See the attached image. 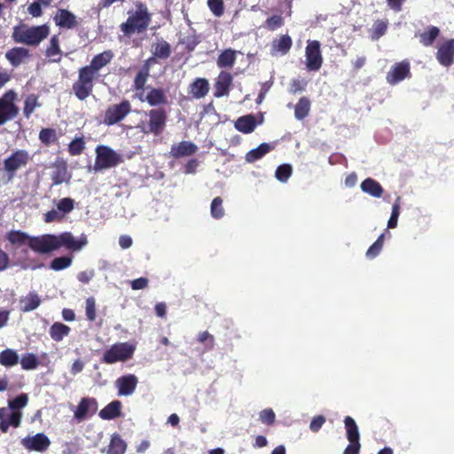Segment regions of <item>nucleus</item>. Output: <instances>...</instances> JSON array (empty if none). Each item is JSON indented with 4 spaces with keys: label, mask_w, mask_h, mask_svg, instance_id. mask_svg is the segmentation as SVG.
Masks as SVG:
<instances>
[{
    "label": "nucleus",
    "mask_w": 454,
    "mask_h": 454,
    "mask_svg": "<svg viewBox=\"0 0 454 454\" xmlns=\"http://www.w3.org/2000/svg\"><path fill=\"white\" fill-rule=\"evenodd\" d=\"M50 35L48 25L28 26L20 23L13 27L12 37L17 43L37 46Z\"/></svg>",
    "instance_id": "obj_1"
},
{
    "label": "nucleus",
    "mask_w": 454,
    "mask_h": 454,
    "mask_svg": "<svg viewBox=\"0 0 454 454\" xmlns=\"http://www.w3.org/2000/svg\"><path fill=\"white\" fill-rule=\"evenodd\" d=\"M136 350V345L129 342H117L106 349L101 361L107 364L118 362H126L132 358Z\"/></svg>",
    "instance_id": "obj_2"
},
{
    "label": "nucleus",
    "mask_w": 454,
    "mask_h": 454,
    "mask_svg": "<svg viewBox=\"0 0 454 454\" xmlns=\"http://www.w3.org/2000/svg\"><path fill=\"white\" fill-rule=\"evenodd\" d=\"M150 17L147 9L143 4H138L134 13L129 14L127 21L121 26V31L126 35L141 32L149 24Z\"/></svg>",
    "instance_id": "obj_3"
},
{
    "label": "nucleus",
    "mask_w": 454,
    "mask_h": 454,
    "mask_svg": "<svg viewBox=\"0 0 454 454\" xmlns=\"http://www.w3.org/2000/svg\"><path fill=\"white\" fill-rule=\"evenodd\" d=\"M122 161L123 159L121 155L114 152L109 146L98 145L96 148L95 171L114 168Z\"/></svg>",
    "instance_id": "obj_4"
},
{
    "label": "nucleus",
    "mask_w": 454,
    "mask_h": 454,
    "mask_svg": "<svg viewBox=\"0 0 454 454\" xmlns=\"http://www.w3.org/2000/svg\"><path fill=\"white\" fill-rule=\"evenodd\" d=\"M145 115L149 118L147 121H141L137 128L144 134L153 133L159 135L164 129L166 114L162 110L153 109L145 112Z\"/></svg>",
    "instance_id": "obj_5"
},
{
    "label": "nucleus",
    "mask_w": 454,
    "mask_h": 454,
    "mask_svg": "<svg viewBox=\"0 0 454 454\" xmlns=\"http://www.w3.org/2000/svg\"><path fill=\"white\" fill-rule=\"evenodd\" d=\"M18 95L12 90H7L0 98V126L18 115L19 107L15 104Z\"/></svg>",
    "instance_id": "obj_6"
},
{
    "label": "nucleus",
    "mask_w": 454,
    "mask_h": 454,
    "mask_svg": "<svg viewBox=\"0 0 454 454\" xmlns=\"http://www.w3.org/2000/svg\"><path fill=\"white\" fill-rule=\"evenodd\" d=\"M306 67L309 71H317L322 67L323 57L320 51V43L318 41L307 42L305 49Z\"/></svg>",
    "instance_id": "obj_7"
},
{
    "label": "nucleus",
    "mask_w": 454,
    "mask_h": 454,
    "mask_svg": "<svg viewBox=\"0 0 454 454\" xmlns=\"http://www.w3.org/2000/svg\"><path fill=\"white\" fill-rule=\"evenodd\" d=\"M30 248L38 254H49L58 249V241L56 235L44 234L32 237L30 240Z\"/></svg>",
    "instance_id": "obj_8"
},
{
    "label": "nucleus",
    "mask_w": 454,
    "mask_h": 454,
    "mask_svg": "<svg viewBox=\"0 0 454 454\" xmlns=\"http://www.w3.org/2000/svg\"><path fill=\"white\" fill-rule=\"evenodd\" d=\"M131 106L127 100L110 106L105 114L104 123L106 125H114L123 120L130 112Z\"/></svg>",
    "instance_id": "obj_9"
},
{
    "label": "nucleus",
    "mask_w": 454,
    "mask_h": 454,
    "mask_svg": "<svg viewBox=\"0 0 454 454\" xmlns=\"http://www.w3.org/2000/svg\"><path fill=\"white\" fill-rule=\"evenodd\" d=\"M56 238L58 241V249L64 247L68 250L79 251L88 243L87 236L85 234H82L76 239L71 232H63L59 235H56Z\"/></svg>",
    "instance_id": "obj_10"
},
{
    "label": "nucleus",
    "mask_w": 454,
    "mask_h": 454,
    "mask_svg": "<svg viewBox=\"0 0 454 454\" xmlns=\"http://www.w3.org/2000/svg\"><path fill=\"white\" fill-rule=\"evenodd\" d=\"M23 447L28 450L43 452L48 449L51 444L50 439L42 433L33 436H27L21 440Z\"/></svg>",
    "instance_id": "obj_11"
},
{
    "label": "nucleus",
    "mask_w": 454,
    "mask_h": 454,
    "mask_svg": "<svg viewBox=\"0 0 454 454\" xmlns=\"http://www.w3.org/2000/svg\"><path fill=\"white\" fill-rule=\"evenodd\" d=\"M29 156L27 152L19 150L13 153L10 157L4 160V169L11 174L15 173L18 169L27 165Z\"/></svg>",
    "instance_id": "obj_12"
},
{
    "label": "nucleus",
    "mask_w": 454,
    "mask_h": 454,
    "mask_svg": "<svg viewBox=\"0 0 454 454\" xmlns=\"http://www.w3.org/2000/svg\"><path fill=\"white\" fill-rule=\"evenodd\" d=\"M135 96L141 102H147L150 106H160L167 102L166 95L160 89L149 88L145 91L136 93Z\"/></svg>",
    "instance_id": "obj_13"
},
{
    "label": "nucleus",
    "mask_w": 454,
    "mask_h": 454,
    "mask_svg": "<svg viewBox=\"0 0 454 454\" xmlns=\"http://www.w3.org/2000/svg\"><path fill=\"white\" fill-rule=\"evenodd\" d=\"M138 380L134 374H128L118 378L115 380V387L119 395H131L137 386Z\"/></svg>",
    "instance_id": "obj_14"
},
{
    "label": "nucleus",
    "mask_w": 454,
    "mask_h": 454,
    "mask_svg": "<svg viewBox=\"0 0 454 454\" xmlns=\"http://www.w3.org/2000/svg\"><path fill=\"white\" fill-rule=\"evenodd\" d=\"M30 58V51L25 47H13L5 52V59L14 67L27 63Z\"/></svg>",
    "instance_id": "obj_15"
},
{
    "label": "nucleus",
    "mask_w": 454,
    "mask_h": 454,
    "mask_svg": "<svg viewBox=\"0 0 454 454\" xmlns=\"http://www.w3.org/2000/svg\"><path fill=\"white\" fill-rule=\"evenodd\" d=\"M98 410V403L94 398L84 397L81 400L74 411V418L79 421L93 415Z\"/></svg>",
    "instance_id": "obj_16"
},
{
    "label": "nucleus",
    "mask_w": 454,
    "mask_h": 454,
    "mask_svg": "<svg viewBox=\"0 0 454 454\" xmlns=\"http://www.w3.org/2000/svg\"><path fill=\"white\" fill-rule=\"evenodd\" d=\"M436 59L444 67H450L454 63V39L448 40L439 47Z\"/></svg>",
    "instance_id": "obj_17"
},
{
    "label": "nucleus",
    "mask_w": 454,
    "mask_h": 454,
    "mask_svg": "<svg viewBox=\"0 0 454 454\" xmlns=\"http://www.w3.org/2000/svg\"><path fill=\"white\" fill-rule=\"evenodd\" d=\"M410 74V64L408 61H402L395 64L387 75V82L395 84L408 76Z\"/></svg>",
    "instance_id": "obj_18"
},
{
    "label": "nucleus",
    "mask_w": 454,
    "mask_h": 454,
    "mask_svg": "<svg viewBox=\"0 0 454 454\" xmlns=\"http://www.w3.org/2000/svg\"><path fill=\"white\" fill-rule=\"evenodd\" d=\"M53 20L62 28L72 29L78 25L76 16L66 9L58 10Z\"/></svg>",
    "instance_id": "obj_19"
},
{
    "label": "nucleus",
    "mask_w": 454,
    "mask_h": 454,
    "mask_svg": "<svg viewBox=\"0 0 454 454\" xmlns=\"http://www.w3.org/2000/svg\"><path fill=\"white\" fill-rule=\"evenodd\" d=\"M231 84V74L227 72H221L215 81V96L220 98L228 95Z\"/></svg>",
    "instance_id": "obj_20"
},
{
    "label": "nucleus",
    "mask_w": 454,
    "mask_h": 454,
    "mask_svg": "<svg viewBox=\"0 0 454 454\" xmlns=\"http://www.w3.org/2000/svg\"><path fill=\"white\" fill-rule=\"evenodd\" d=\"M197 150V146L189 141H183L174 145L171 148V153L175 157H184L193 154Z\"/></svg>",
    "instance_id": "obj_21"
},
{
    "label": "nucleus",
    "mask_w": 454,
    "mask_h": 454,
    "mask_svg": "<svg viewBox=\"0 0 454 454\" xmlns=\"http://www.w3.org/2000/svg\"><path fill=\"white\" fill-rule=\"evenodd\" d=\"M209 90V83L207 80L204 78H197L190 85V93L195 98H204Z\"/></svg>",
    "instance_id": "obj_22"
},
{
    "label": "nucleus",
    "mask_w": 454,
    "mask_h": 454,
    "mask_svg": "<svg viewBox=\"0 0 454 454\" xmlns=\"http://www.w3.org/2000/svg\"><path fill=\"white\" fill-rule=\"evenodd\" d=\"M121 403L120 401H113L99 411V417L103 419H114L120 416Z\"/></svg>",
    "instance_id": "obj_23"
},
{
    "label": "nucleus",
    "mask_w": 454,
    "mask_h": 454,
    "mask_svg": "<svg viewBox=\"0 0 454 454\" xmlns=\"http://www.w3.org/2000/svg\"><path fill=\"white\" fill-rule=\"evenodd\" d=\"M361 190L373 197L380 198L383 193L381 185L372 178H366L361 184Z\"/></svg>",
    "instance_id": "obj_24"
},
{
    "label": "nucleus",
    "mask_w": 454,
    "mask_h": 454,
    "mask_svg": "<svg viewBox=\"0 0 454 454\" xmlns=\"http://www.w3.org/2000/svg\"><path fill=\"white\" fill-rule=\"evenodd\" d=\"M114 54L111 51H106L96 55L89 66L98 74V71L106 66L112 60Z\"/></svg>",
    "instance_id": "obj_25"
},
{
    "label": "nucleus",
    "mask_w": 454,
    "mask_h": 454,
    "mask_svg": "<svg viewBox=\"0 0 454 454\" xmlns=\"http://www.w3.org/2000/svg\"><path fill=\"white\" fill-rule=\"evenodd\" d=\"M255 127V119L251 114L239 117L235 122V128L243 133H251Z\"/></svg>",
    "instance_id": "obj_26"
},
{
    "label": "nucleus",
    "mask_w": 454,
    "mask_h": 454,
    "mask_svg": "<svg viewBox=\"0 0 454 454\" xmlns=\"http://www.w3.org/2000/svg\"><path fill=\"white\" fill-rule=\"evenodd\" d=\"M127 449L125 441L117 434L112 435L107 454H124Z\"/></svg>",
    "instance_id": "obj_27"
},
{
    "label": "nucleus",
    "mask_w": 454,
    "mask_h": 454,
    "mask_svg": "<svg viewBox=\"0 0 454 454\" xmlns=\"http://www.w3.org/2000/svg\"><path fill=\"white\" fill-rule=\"evenodd\" d=\"M46 56L52 62H59L61 59V50L59 47V40L58 35H53L51 40L49 46L46 49Z\"/></svg>",
    "instance_id": "obj_28"
},
{
    "label": "nucleus",
    "mask_w": 454,
    "mask_h": 454,
    "mask_svg": "<svg viewBox=\"0 0 454 454\" xmlns=\"http://www.w3.org/2000/svg\"><path fill=\"white\" fill-rule=\"evenodd\" d=\"M21 310L28 312L39 307L41 300L35 293H29L20 299Z\"/></svg>",
    "instance_id": "obj_29"
},
{
    "label": "nucleus",
    "mask_w": 454,
    "mask_h": 454,
    "mask_svg": "<svg viewBox=\"0 0 454 454\" xmlns=\"http://www.w3.org/2000/svg\"><path fill=\"white\" fill-rule=\"evenodd\" d=\"M70 333V327L62 323H54L49 331L51 339L55 341H61Z\"/></svg>",
    "instance_id": "obj_30"
},
{
    "label": "nucleus",
    "mask_w": 454,
    "mask_h": 454,
    "mask_svg": "<svg viewBox=\"0 0 454 454\" xmlns=\"http://www.w3.org/2000/svg\"><path fill=\"white\" fill-rule=\"evenodd\" d=\"M31 239L32 236L20 231H12L7 234V239L17 246L27 245L30 247Z\"/></svg>",
    "instance_id": "obj_31"
},
{
    "label": "nucleus",
    "mask_w": 454,
    "mask_h": 454,
    "mask_svg": "<svg viewBox=\"0 0 454 454\" xmlns=\"http://www.w3.org/2000/svg\"><path fill=\"white\" fill-rule=\"evenodd\" d=\"M19 363L18 353L11 348H6L0 353V364L11 367Z\"/></svg>",
    "instance_id": "obj_32"
},
{
    "label": "nucleus",
    "mask_w": 454,
    "mask_h": 454,
    "mask_svg": "<svg viewBox=\"0 0 454 454\" xmlns=\"http://www.w3.org/2000/svg\"><path fill=\"white\" fill-rule=\"evenodd\" d=\"M237 51L231 49L224 50L217 59L219 67H231L236 60Z\"/></svg>",
    "instance_id": "obj_33"
},
{
    "label": "nucleus",
    "mask_w": 454,
    "mask_h": 454,
    "mask_svg": "<svg viewBox=\"0 0 454 454\" xmlns=\"http://www.w3.org/2000/svg\"><path fill=\"white\" fill-rule=\"evenodd\" d=\"M74 94L75 96L81 99V100H83L85 99L86 98L89 97V95L91 93L92 91V89H93V84H90V83H85L80 80H78L74 84Z\"/></svg>",
    "instance_id": "obj_34"
},
{
    "label": "nucleus",
    "mask_w": 454,
    "mask_h": 454,
    "mask_svg": "<svg viewBox=\"0 0 454 454\" xmlns=\"http://www.w3.org/2000/svg\"><path fill=\"white\" fill-rule=\"evenodd\" d=\"M291 46L292 39L287 35H282L279 39L275 40L272 43L273 51L277 52H281L282 54L287 53Z\"/></svg>",
    "instance_id": "obj_35"
},
{
    "label": "nucleus",
    "mask_w": 454,
    "mask_h": 454,
    "mask_svg": "<svg viewBox=\"0 0 454 454\" xmlns=\"http://www.w3.org/2000/svg\"><path fill=\"white\" fill-rule=\"evenodd\" d=\"M344 422L348 441L359 442V432L355 420L351 417H346Z\"/></svg>",
    "instance_id": "obj_36"
},
{
    "label": "nucleus",
    "mask_w": 454,
    "mask_h": 454,
    "mask_svg": "<svg viewBox=\"0 0 454 454\" xmlns=\"http://www.w3.org/2000/svg\"><path fill=\"white\" fill-rule=\"evenodd\" d=\"M310 108V102L306 98H301L295 106L294 114L296 119L302 120L305 118Z\"/></svg>",
    "instance_id": "obj_37"
},
{
    "label": "nucleus",
    "mask_w": 454,
    "mask_h": 454,
    "mask_svg": "<svg viewBox=\"0 0 454 454\" xmlns=\"http://www.w3.org/2000/svg\"><path fill=\"white\" fill-rule=\"evenodd\" d=\"M271 147L269 144L263 143L261 144L256 149L251 150L247 154V161H254L260 158H262L263 155H265L267 153L270 151Z\"/></svg>",
    "instance_id": "obj_38"
},
{
    "label": "nucleus",
    "mask_w": 454,
    "mask_h": 454,
    "mask_svg": "<svg viewBox=\"0 0 454 454\" xmlns=\"http://www.w3.org/2000/svg\"><path fill=\"white\" fill-rule=\"evenodd\" d=\"M439 28L429 27L427 31L419 35L420 42L425 46H429L439 35Z\"/></svg>",
    "instance_id": "obj_39"
},
{
    "label": "nucleus",
    "mask_w": 454,
    "mask_h": 454,
    "mask_svg": "<svg viewBox=\"0 0 454 454\" xmlns=\"http://www.w3.org/2000/svg\"><path fill=\"white\" fill-rule=\"evenodd\" d=\"M20 364L23 370H35L37 368L39 362L37 356L33 353L24 355L20 359Z\"/></svg>",
    "instance_id": "obj_40"
},
{
    "label": "nucleus",
    "mask_w": 454,
    "mask_h": 454,
    "mask_svg": "<svg viewBox=\"0 0 454 454\" xmlns=\"http://www.w3.org/2000/svg\"><path fill=\"white\" fill-rule=\"evenodd\" d=\"M98 74L93 70L90 66H86L80 69L79 79L85 83L93 84L94 79L98 77Z\"/></svg>",
    "instance_id": "obj_41"
},
{
    "label": "nucleus",
    "mask_w": 454,
    "mask_h": 454,
    "mask_svg": "<svg viewBox=\"0 0 454 454\" xmlns=\"http://www.w3.org/2000/svg\"><path fill=\"white\" fill-rule=\"evenodd\" d=\"M149 75L148 69L141 70L137 74L135 81H134V87L136 90V93H139L141 91H145V82L147 81V77Z\"/></svg>",
    "instance_id": "obj_42"
},
{
    "label": "nucleus",
    "mask_w": 454,
    "mask_h": 454,
    "mask_svg": "<svg viewBox=\"0 0 454 454\" xmlns=\"http://www.w3.org/2000/svg\"><path fill=\"white\" fill-rule=\"evenodd\" d=\"M85 148V142L82 137H75L68 145V152L71 155H80Z\"/></svg>",
    "instance_id": "obj_43"
},
{
    "label": "nucleus",
    "mask_w": 454,
    "mask_h": 454,
    "mask_svg": "<svg viewBox=\"0 0 454 454\" xmlns=\"http://www.w3.org/2000/svg\"><path fill=\"white\" fill-rule=\"evenodd\" d=\"M38 106L36 96L29 95L27 97L24 103V115L28 118Z\"/></svg>",
    "instance_id": "obj_44"
},
{
    "label": "nucleus",
    "mask_w": 454,
    "mask_h": 454,
    "mask_svg": "<svg viewBox=\"0 0 454 454\" xmlns=\"http://www.w3.org/2000/svg\"><path fill=\"white\" fill-rule=\"evenodd\" d=\"M72 263V258L68 256H61L55 258L51 262V268L54 270H61L68 268Z\"/></svg>",
    "instance_id": "obj_45"
},
{
    "label": "nucleus",
    "mask_w": 454,
    "mask_h": 454,
    "mask_svg": "<svg viewBox=\"0 0 454 454\" xmlns=\"http://www.w3.org/2000/svg\"><path fill=\"white\" fill-rule=\"evenodd\" d=\"M56 208L65 216L74 209V200L70 198H64L56 202Z\"/></svg>",
    "instance_id": "obj_46"
},
{
    "label": "nucleus",
    "mask_w": 454,
    "mask_h": 454,
    "mask_svg": "<svg viewBox=\"0 0 454 454\" xmlns=\"http://www.w3.org/2000/svg\"><path fill=\"white\" fill-rule=\"evenodd\" d=\"M170 49L169 45L166 42H160L157 43L153 47V54L154 56L160 58V59H166L169 56Z\"/></svg>",
    "instance_id": "obj_47"
},
{
    "label": "nucleus",
    "mask_w": 454,
    "mask_h": 454,
    "mask_svg": "<svg viewBox=\"0 0 454 454\" xmlns=\"http://www.w3.org/2000/svg\"><path fill=\"white\" fill-rule=\"evenodd\" d=\"M207 6L215 16L221 17L223 14V0H207Z\"/></svg>",
    "instance_id": "obj_48"
},
{
    "label": "nucleus",
    "mask_w": 454,
    "mask_h": 454,
    "mask_svg": "<svg viewBox=\"0 0 454 454\" xmlns=\"http://www.w3.org/2000/svg\"><path fill=\"white\" fill-rule=\"evenodd\" d=\"M292 174V167L288 164L279 166L275 173V176L280 182H286Z\"/></svg>",
    "instance_id": "obj_49"
},
{
    "label": "nucleus",
    "mask_w": 454,
    "mask_h": 454,
    "mask_svg": "<svg viewBox=\"0 0 454 454\" xmlns=\"http://www.w3.org/2000/svg\"><path fill=\"white\" fill-rule=\"evenodd\" d=\"M211 215L215 218H220L223 215V200L220 197H216L211 203Z\"/></svg>",
    "instance_id": "obj_50"
},
{
    "label": "nucleus",
    "mask_w": 454,
    "mask_h": 454,
    "mask_svg": "<svg viewBox=\"0 0 454 454\" xmlns=\"http://www.w3.org/2000/svg\"><path fill=\"white\" fill-rule=\"evenodd\" d=\"M39 138L43 144L49 145L56 140V131L52 129H43L40 131Z\"/></svg>",
    "instance_id": "obj_51"
},
{
    "label": "nucleus",
    "mask_w": 454,
    "mask_h": 454,
    "mask_svg": "<svg viewBox=\"0 0 454 454\" xmlns=\"http://www.w3.org/2000/svg\"><path fill=\"white\" fill-rule=\"evenodd\" d=\"M27 395L26 394H21L16 398H14L12 401L9 402V409L16 411L20 408L25 407L27 404Z\"/></svg>",
    "instance_id": "obj_52"
},
{
    "label": "nucleus",
    "mask_w": 454,
    "mask_h": 454,
    "mask_svg": "<svg viewBox=\"0 0 454 454\" xmlns=\"http://www.w3.org/2000/svg\"><path fill=\"white\" fill-rule=\"evenodd\" d=\"M85 311L88 320L92 322L96 319V301L93 297L86 300Z\"/></svg>",
    "instance_id": "obj_53"
},
{
    "label": "nucleus",
    "mask_w": 454,
    "mask_h": 454,
    "mask_svg": "<svg viewBox=\"0 0 454 454\" xmlns=\"http://www.w3.org/2000/svg\"><path fill=\"white\" fill-rule=\"evenodd\" d=\"M8 409V415L6 417L7 421H9V424L13 426L14 427H18L20 425L22 413L19 411H13L9 408Z\"/></svg>",
    "instance_id": "obj_54"
},
{
    "label": "nucleus",
    "mask_w": 454,
    "mask_h": 454,
    "mask_svg": "<svg viewBox=\"0 0 454 454\" xmlns=\"http://www.w3.org/2000/svg\"><path fill=\"white\" fill-rule=\"evenodd\" d=\"M260 420L267 425H272L275 422V413L272 409L262 410L259 414Z\"/></svg>",
    "instance_id": "obj_55"
},
{
    "label": "nucleus",
    "mask_w": 454,
    "mask_h": 454,
    "mask_svg": "<svg viewBox=\"0 0 454 454\" xmlns=\"http://www.w3.org/2000/svg\"><path fill=\"white\" fill-rule=\"evenodd\" d=\"M387 29V23L382 20H378L373 25V35L372 37L375 39L380 38L381 35H384L385 31Z\"/></svg>",
    "instance_id": "obj_56"
},
{
    "label": "nucleus",
    "mask_w": 454,
    "mask_h": 454,
    "mask_svg": "<svg viewBox=\"0 0 454 454\" xmlns=\"http://www.w3.org/2000/svg\"><path fill=\"white\" fill-rule=\"evenodd\" d=\"M64 218L63 214L59 211L57 208L52 209L45 214L44 220L46 223H51L56 221H60Z\"/></svg>",
    "instance_id": "obj_57"
},
{
    "label": "nucleus",
    "mask_w": 454,
    "mask_h": 454,
    "mask_svg": "<svg viewBox=\"0 0 454 454\" xmlns=\"http://www.w3.org/2000/svg\"><path fill=\"white\" fill-rule=\"evenodd\" d=\"M7 413H8V409H6V408L0 409V429L4 433L7 432L9 427L12 426L11 424H9V421H7V419H6V417L8 415Z\"/></svg>",
    "instance_id": "obj_58"
},
{
    "label": "nucleus",
    "mask_w": 454,
    "mask_h": 454,
    "mask_svg": "<svg viewBox=\"0 0 454 454\" xmlns=\"http://www.w3.org/2000/svg\"><path fill=\"white\" fill-rule=\"evenodd\" d=\"M68 180L67 173L66 168H59L53 176L54 184H59Z\"/></svg>",
    "instance_id": "obj_59"
},
{
    "label": "nucleus",
    "mask_w": 454,
    "mask_h": 454,
    "mask_svg": "<svg viewBox=\"0 0 454 454\" xmlns=\"http://www.w3.org/2000/svg\"><path fill=\"white\" fill-rule=\"evenodd\" d=\"M325 419L323 416L315 417L309 425V428L313 432H317L324 425Z\"/></svg>",
    "instance_id": "obj_60"
},
{
    "label": "nucleus",
    "mask_w": 454,
    "mask_h": 454,
    "mask_svg": "<svg viewBox=\"0 0 454 454\" xmlns=\"http://www.w3.org/2000/svg\"><path fill=\"white\" fill-rule=\"evenodd\" d=\"M148 285V279L145 278H139L131 282V287L134 290L144 289Z\"/></svg>",
    "instance_id": "obj_61"
},
{
    "label": "nucleus",
    "mask_w": 454,
    "mask_h": 454,
    "mask_svg": "<svg viewBox=\"0 0 454 454\" xmlns=\"http://www.w3.org/2000/svg\"><path fill=\"white\" fill-rule=\"evenodd\" d=\"M27 12L33 17H40L43 13L42 7L36 3V1L28 5Z\"/></svg>",
    "instance_id": "obj_62"
},
{
    "label": "nucleus",
    "mask_w": 454,
    "mask_h": 454,
    "mask_svg": "<svg viewBox=\"0 0 454 454\" xmlns=\"http://www.w3.org/2000/svg\"><path fill=\"white\" fill-rule=\"evenodd\" d=\"M94 277V270H85L78 273L77 278L82 283H89L90 279Z\"/></svg>",
    "instance_id": "obj_63"
},
{
    "label": "nucleus",
    "mask_w": 454,
    "mask_h": 454,
    "mask_svg": "<svg viewBox=\"0 0 454 454\" xmlns=\"http://www.w3.org/2000/svg\"><path fill=\"white\" fill-rule=\"evenodd\" d=\"M360 450L359 442H349V444L344 450V454H358Z\"/></svg>",
    "instance_id": "obj_64"
}]
</instances>
